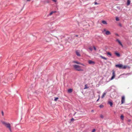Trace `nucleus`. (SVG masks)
Here are the masks:
<instances>
[{
    "label": "nucleus",
    "mask_w": 132,
    "mask_h": 132,
    "mask_svg": "<svg viewBox=\"0 0 132 132\" xmlns=\"http://www.w3.org/2000/svg\"><path fill=\"white\" fill-rule=\"evenodd\" d=\"M74 69L78 71H83L84 70L81 68V67L79 65H73Z\"/></svg>",
    "instance_id": "nucleus-1"
},
{
    "label": "nucleus",
    "mask_w": 132,
    "mask_h": 132,
    "mask_svg": "<svg viewBox=\"0 0 132 132\" xmlns=\"http://www.w3.org/2000/svg\"><path fill=\"white\" fill-rule=\"evenodd\" d=\"M115 66L116 67H118L120 69H126L127 67V65H123L122 64H118L116 65Z\"/></svg>",
    "instance_id": "nucleus-2"
},
{
    "label": "nucleus",
    "mask_w": 132,
    "mask_h": 132,
    "mask_svg": "<svg viewBox=\"0 0 132 132\" xmlns=\"http://www.w3.org/2000/svg\"><path fill=\"white\" fill-rule=\"evenodd\" d=\"M0 123H1L7 128H8V123L3 120H0Z\"/></svg>",
    "instance_id": "nucleus-3"
},
{
    "label": "nucleus",
    "mask_w": 132,
    "mask_h": 132,
    "mask_svg": "<svg viewBox=\"0 0 132 132\" xmlns=\"http://www.w3.org/2000/svg\"><path fill=\"white\" fill-rule=\"evenodd\" d=\"M12 123L11 124L9 123V130L10 132H12L13 128L12 126Z\"/></svg>",
    "instance_id": "nucleus-4"
},
{
    "label": "nucleus",
    "mask_w": 132,
    "mask_h": 132,
    "mask_svg": "<svg viewBox=\"0 0 132 132\" xmlns=\"http://www.w3.org/2000/svg\"><path fill=\"white\" fill-rule=\"evenodd\" d=\"M9 78L10 80H11V81L12 80H14V79L13 75L12 74H10L9 75Z\"/></svg>",
    "instance_id": "nucleus-5"
},
{
    "label": "nucleus",
    "mask_w": 132,
    "mask_h": 132,
    "mask_svg": "<svg viewBox=\"0 0 132 132\" xmlns=\"http://www.w3.org/2000/svg\"><path fill=\"white\" fill-rule=\"evenodd\" d=\"M112 76L110 80H111L114 79L115 77V71L114 70L112 71Z\"/></svg>",
    "instance_id": "nucleus-6"
},
{
    "label": "nucleus",
    "mask_w": 132,
    "mask_h": 132,
    "mask_svg": "<svg viewBox=\"0 0 132 132\" xmlns=\"http://www.w3.org/2000/svg\"><path fill=\"white\" fill-rule=\"evenodd\" d=\"M125 96H123L122 97H121V104H122L124 103L125 102Z\"/></svg>",
    "instance_id": "nucleus-7"
},
{
    "label": "nucleus",
    "mask_w": 132,
    "mask_h": 132,
    "mask_svg": "<svg viewBox=\"0 0 132 132\" xmlns=\"http://www.w3.org/2000/svg\"><path fill=\"white\" fill-rule=\"evenodd\" d=\"M104 31L105 32V34L107 35H109L110 34H111L110 32L109 31H106V29H104Z\"/></svg>",
    "instance_id": "nucleus-8"
},
{
    "label": "nucleus",
    "mask_w": 132,
    "mask_h": 132,
    "mask_svg": "<svg viewBox=\"0 0 132 132\" xmlns=\"http://www.w3.org/2000/svg\"><path fill=\"white\" fill-rule=\"evenodd\" d=\"M88 63L90 64H95V62L92 60H89L88 61Z\"/></svg>",
    "instance_id": "nucleus-9"
},
{
    "label": "nucleus",
    "mask_w": 132,
    "mask_h": 132,
    "mask_svg": "<svg viewBox=\"0 0 132 132\" xmlns=\"http://www.w3.org/2000/svg\"><path fill=\"white\" fill-rule=\"evenodd\" d=\"M76 54L77 55L79 56H80L81 55L80 54L79 52L78 51V50H77L76 51Z\"/></svg>",
    "instance_id": "nucleus-10"
},
{
    "label": "nucleus",
    "mask_w": 132,
    "mask_h": 132,
    "mask_svg": "<svg viewBox=\"0 0 132 132\" xmlns=\"http://www.w3.org/2000/svg\"><path fill=\"white\" fill-rule=\"evenodd\" d=\"M108 104H110L111 107L112 106V105L113 104L112 102L111 101H109L108 102Z\"/></svg>",
    "instance_id": "nucleus-11"
},
{
    "label": "nucleus",
    "mask_w": 132,
    "mask_h": 132,
    "mask_svg": "<svg viewBox=\"0 0 132 132\" xmlns=\"http://www.w3.org/2000/svg\"><path fill=\"white\" fill-rule=\"evenodd\" d=\"M116 41L118 42L119 43L122 47H123V46L121 42L118 39H117L116 40Z\"/></svg>",
    "instance_id": "nucleus-12"
},
{
    "label": "nucleus",
    "mask_w": 132,
    "mask_h": 132,
    "mask_svg": "<svg viewBox=\"0 0 132 132\" xmlns=\"http://www.w3.org/2000/svg\"><path fill=\"white\" fill-rule=\"evenodd\" d=\"M116 41L118 42L119 43L122 47H123V46L121 42L118 39H117L116 40Z\"/></svg>",
    "instance_id": "nucleus-13"
},
{
    "label": "nucleus",
    "mask_w": 132,
    "mask_h": 132,
    "mask_svg": "<svg viewBox=\"0 0 132 132\" xmlns=\"http://www.w3.org/2000/svg\"><path fill=\"white\" fill-rule=\"evenodd\" d=\"M130 0H127V6L129 5L130 4Z\"/></svg>",
    "instance_id": "nucleus-14"
},
{
    "label": "nucleus",
    "mask_w": 132,
    "mask_h": 132,
    "mask_svg": "<svg viewBox=\"0 0 132 132\" xmlns=\"http://www.w3.org/2000/svg\"><path fill=\"white\" fill-rule=\"evenodd\" d=\"M102 22L104 24H107V23L105 21H104V20L102 21Z\"/></svg>",
    "instance_id": "nucleus-15"
},
{
    "label": "nucleus",
    "mask_w": 132,
    "mask_h": 132,
    "mask_svg": "<svg viewBox=\"0 0 132 132\" xmlns=\"http://www.w3.org/2000/svg\"><path fill=\"white\" fill-rule=\"evenodd\" d=\"M73 63H76V64H80V62H78L77 61H73Z\"/></svg>",
    "instance_id": "nucleus-16"
},
{
    "label": "nucleus",
    "mask_w": 132,
    "mask_h": 132,
    "mask_svg": "<svg viewBox=\"0 0 132 132\" xmlns=\"http://www.w3.org/2000/svg\"><path fill=\"white\" fill-rule=\"evenodd\" d=\"M115 54L118 57H120V55L119 53H117V52H115Z\"/></svg>",
    "instance_id": "nucleus-17"
},
{
    "label": "nucleus",
    "mask_w": 132,
    "mask_h": 132,
    "mask_svg": "<svg viewBox=\"0 0 132 132\" xmlns=\"http://www.w3.org/2000/svg\"><path fill=\"white\" fill-rule=\"evenodd\" d=\"M107 55L108 56H112V54L111 53L108 52H107Z\"/></svg>",
    "instance_id": "nucleus-18"
},
{
    "label": "nucleus",
    "mask_w": 132,
    "mask_h": 132,
    "mask_svg": "<svg viewBox=\"0 0 132 132\" xmlns=\"http://www.w3.org/2000/svg\"><path fill=\"white\" fill-rule=\"evenodd\" d=\"M100 57H101V58H102V59H104V60H107V58H106V57H103L101 55L100 56Z\"/></svg>",
    "instance_id": "nucleus-19"
},
{
    "label": "nucleus",
    "mask_w": 132,
    "mask_h": 132,
    "mask_svg": "<svg viewBox=\"0 0 132 132\" xmlns=\"http://www.w3.org/2000/svg\"><path fill=\"white\" fill-rule=\"evenodd\" d=\"M72 89H69L68 90V92L69 93H71L72 92Z\"/></svg>",
    "instance_id": "nucleus-20"
},
{
    "label": "nucleus",
    "mask_w": 132,
    "mask_h": 132,
    "mask_svg": "<svg viewBox=\"0 0 132 132\" xmlns=\"http://www.w3.org/2000/svg\"><path fill=\"white\" fill-rule=\"evenodd\" d=\"M106 93H104L103 94L101 97L102 98H104V97L105 95H106Z\"/></svg>",
    "instance_id": "nucleus-21"
},
{
    "label": "nucleus",
    "mask_w": 132,
    "mask_h": 132,
    "mask_svg": "<svg viewBox=\"0 0 132 132\" xmlns=\"http://www.w3.org/2000/svg\"><path fill=\"white\" fill-rule=\"evenodd\" d=\"M56 11H52L49 14V15H51L53 13H55L56 12Z\"/></svg>",
    "instance_id": "nucleus-22"
},
{
    "label": "nucleus",
    "mask_w": 132,
    "mask_h": 132,
    "mask_svg": "<svg viewBox=\"0 0 132 132\" xmlns=\"http://www.w3.org/2000/svg\"><path fill=\"white\" fill-rule=\"evenodd\" d=\"M120 118L122 120H123L124 118V116L123 115H121L120 116Z\"/></svg>",
    "instance_id": "nucleus-23"
},
{
    "label": "nucleus",
    "mask_w": 132,
    "mask_h": 132,
    "mask_svg": "<svg viewBox=\"0 0 132 132\" xmlns=\"http://www.w3.org/2000/svg\"><path fill=\"white\" fill-rule=\"evenodd\" d=\"M99 107L100 108H103L104 107V106L103 105L101 104L100 105Z\"/></svg>",
    "instance_id": "nucleus-24"
},
{
    "label": "nucleus",
    "mask_w": 132,
    "mask_h": 132,
    "mask_svg": "<svg viewBox=\"0 0 132 132\" xmlns=\"http://www.w3.org/2000/svg\"><path fill=\"white\" fill-rule=\"evenodd\" d=\"M88 87H87V85H85V87L84 88V89H86L88 88Z\"/></svg>",
    "instance_id": "nucleus-25"
},
{
    "label": "nucleus",
    "mask_w": 132,
    "mask_h": 132,
    "mask_svg": "<svg viewBox=\"0 0 132 132\" xmlns=\"http://www.w3.org/2000/svg\"><path fill=\"white\" fill-rule=\"evenodd\" d=\"M100 117L102 118H104V116L102 114H101L100 115Z\"/></svg>",
    "instance_id": "nucleus-26"
},
{
    "label": "nucleus",
    "mask_w": 132,
    "mask_h": 132,
    "mask_svg": "<svg viewBox=\"0 0 132 132\" xmlns=\"http://www.w3.org/2000/svg\"><path fill=\"white\" fill-rule=\"evenodd\" d=\"M89 49L91 51H92L93 50V48L91 47H89Z\"/></svg>",
    "instance_id": "nucleus-27"
},
{
    "label": "nucleus",
    "mask_w": 132,
    "mask_h": 132,
    "mask_svg": "<svg viewBox=\"0 0 132 132\" xmlns=\"http://www.w3.org/2000/svg\"><path fill=\"white\" fill-rule=\"evenodd\" d=\"M58 99V97H56L55 98L54 100L55 101H56Z\"/></svg>",
    "instance_id": "nucleus-28"
},
{
    "label": "nucleus",
    "mask_w": 132,
    "mask_h": 132,
    "mask_svg": "<svg viewBox=\"0 0 132 132\" xmlns=\"http://www.w3.org/2000/svg\"><path fill=\"white\" fill-rule=\"evenodd\" d=\"M116 20L117 21H119V19L118 18H116Z\"/></svg>",
    "instance_id": "nucleus-29"
},
{
    "label": "nucleus",
    "mask_w": 132,
    "mask_h": 132,
    "mask_svg": "<svg viewBox=\"0 0 132 132\" xmlns=\"http://www.w3.org/2000/svg\"><path fill=\"white\" fill-rule=\"evenodd\" d=\"M96 130L95 129H94L92 131V132H95V131Z\"/></svg>",
    "instance_id": "nucleus-30"
},
{
    "label": "nucleus",
    "mask_w": 132,
    "mask_h": 132,
    "mask_svg": "<svg viewBox=\"0 0 132 132\" xmlns=\"http://www.w3.org/2000/svg\"><path fill=\"white\" fill-rule=\"evenodd\" d=\"M93 48H94V50L95 51H96V47L94 46H93Z\"/></svg>",
    "instance_id": "nucleus-31"
},
{
    "label": "nucleus",
    "mask_w": 132,
    "mask_h": 132,
    "mask_svg": "<svg viewBox=\"0 0 132 132\" xmlns=\"http://www.w3.org/2000/svg\"><path fill=\"white\" fill-rule=\"evenodd\" d=\"M100 98V95H99V98H98V99L97 100V101H96L97 102L99 100Z\"/></svg>",
    "instance_id": "nucleus-32"
},
{
    "label": "nucleus",
    "mask_w": 132,
    "mask_h": 132,
    "mask_svg": "<svg viewBox=\"0 0 132 132\" xmlns=\"http://www.w3.org/2000/svg\"><path fill=\"white\" fill-rule=\"evenodd\" d=\"M1 113L3 116H4V112L3 111H2Z\"/></svg>",
    "instance_id": "nucleus-33"
},
{
    "label": "nucleus",
    "mask_w": 132,
    "mask_h": 132,
    "mask_svg": "<svg viewBox=\"0 0 132 132\" xmlns=\"http://www.w3.org/2000/svg\"><path fill=\"white\" fill-rule=\"evenodd\" d=\"M80 64H81V65H83V66H85V65L84 64H83L81 63H80Z\"/></svg>",
    "instance_id": "nucleus-34"
},
{
    "label": "nucleus",
    "mask_w": 132,
    "mask_h": 132,
    "mask_svg": "<svg viewBox=\"0 0 132 132\" xmlns=\"http://www.w3.org/2000/svg\"><path fill=\"white\" fill-rule=\"evenodd\" d=\"M52 1L54 2H56V0H52Z\"/></svg>",
    "instance_id": "nucleus-35"
},
{
    "label": "nucleus",
    "mask_w": 132,
    "mask_h": 132,
    "mask_svg": "<svg viewBox=\"0 0 132 132\" xmlns=\"http://www.w3.org/2000/svg\"><path fill=\"white\" fill-rule=\"evenodd\" d=\"M74 120V119L73 118H72L71 119V121H73V120Z\"/></svg>",
    "instance_id": "nucleus-36"
},
{
    "label": "nucleus",
    "mask_w": 132,
    "mask_h": 132,
    "mask_svg": "<svg viewBox=\"0 0 132 132\" xmlns=\"http://www.w3.org/2000/svg\"><path fill=\"white\" fill-rule=\"evenodd\" d=\"M94 4H95V5H96V4H98L96 2H95Z\"/></svg>",
    "instance_id": "nucleus-37"
},
{
    "label": "nucleus",
    "mask_w": 132,
    "mask_h": 132,
    "mask_svg": "<svg viewBox=\"0 0 132 132\" xmlns=\"http://www.w3.org/2000/svg\"><path fill=\"white\" fill-rule=\"evenodd\" d=\"M128 121L129 122H130L131 121V120H128Z\"/></svg>",
    "instance_id": "nucleus-38"
},
{
    "label": "nucleus",
    "mask_w": 132,
    "mask_h": 132,
    "mask_svg": "<svg viewBox=\"0 0 132 132\" xmlns=\"http://www.w3.org/2000/svg\"><path fill=\"white\" fill-rule=\"evenodd\" d=\"M91 112H94V110H92Z\"/></svg>",
    "instance_id": "nucleus-39"
},
{
    "label": "nucleus",
    "mask_w": 132,
    "mask_h": 132,
    "mask_svg": "<svg viewBox=\"0 0 132 132\" xmlns=\"http://www.w3.org/2000/svg\"><path fill=\"white\" fill-rule=\"evenodd\" d=\"M27 1H30V0H27Z\"/></svg>",
    "instance_id": "nucleus-40"
}]
</instances>
